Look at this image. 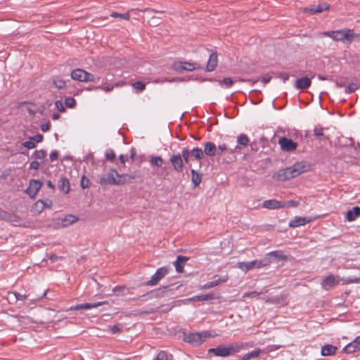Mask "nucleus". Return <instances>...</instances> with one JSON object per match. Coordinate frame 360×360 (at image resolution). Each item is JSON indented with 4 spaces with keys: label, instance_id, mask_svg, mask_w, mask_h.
I'll return each instance as SVG.
<instances>
[{
    "label": "nucleus",
    "instance_id": "nucleus-1",
    "mask_svg": "<svg viewBox=\"0 0 360 360\" xmlns=\"http://www.w3.org/2000/svg\"><path fill=\"white\" fill-rule=\"evenodd\" d=\"M321 36L328 37L335 41L350 44L353 41H360V34L354 32V30L345 28L335 31H327L321 33Z\"/></svg>",
    "mask_w": 360,
    "mask_h": 360
},
{
    "label": "nucleus",
    "instance_id": "nucleus-2",
    "mask_svg": "<svg viewBox=\"0 0 360 360\" xmlns=\"http://www.w3.org/2000/svg\"><path fill=\"white\" fill-rule=\"evenodd\" d=\"M307 171V167L302 162H297L292 166L278 170L273 175V178L281 181H285L299 176Z\"/></svg>",
    "mask_w": 360,
    "mask_h": 360
},
{
    "label": "nucleus",
    "instance_id": "nucleus-3",
    "mask_svg": "<svg viewBox=\"0 0 360 360\" xmlns=\"http://www.w3.org/2000/svg\"><path fill=\"white\" fill-rule=\"evenodd\" d=\"M131 175L124 174H120L116 169H110L109 172L105 176L101 178L99 183L102 186L106 185H117L122 186L125 184L130 182L131 179H134Z\"/></svg>",
    "mask_w": 360,
    "mask_h": 360
},
{
    "label": "nucleus",
    "instance_id": "nucleus-4",
    "mask_svg": "<svg viewBox=\"0 0 360 360\" xmlns=\"http://www.w3.org/2000/svg\"><path fill=\"white\" fill-rule=\"evenodd\" d=\"M243 349L242 345H229L228 346L219 345L216 348H211L208 350L209 353H213L218 356H228L233 355Z\"/></svg>",
    "mask_w": 360,
    "mask_h": 360
},
{
    "label": "nucleus",
    "instance_id": "nucleus-5",
    "mask_svg": "<svg viewBox=\"0 0 360 360\" xmlns=\"http://www.w3.org/2000/svg\"><path fill=\"white\" fill-rule=\"evenodd\" d=\"M271 263V260L268 258H264L262 259H255L248 262H240L236 264V266L244 272H248L254 269L264 267L269 265Z\"/></svg>",
    "mask_w": 360,
    "mask_h": 360
},
{
    "label": "nucleus",
    "instance_id": "nucleus-6",
    "mask_svg": "<svg viewBox=\"0 0 360 360\" xmlns=\"http://www.w3.org/2000/svg\"><path fill=\"white\" fill-rule=\"evenodd\" d=\"M211 337V334L208 331H202L200 333H190L186 335L184 340L186 342L198 346L203 343L207 338Z\"/></svg>",
    "mask_w": 360,
    "mask_h": 360
},
{
    "label": "nucleus",
    "instance_id": "nucleus-7",
    "mask_svg": "<svg viewBox=\"0 0 360 360\" xmlns=\"http://www.w3.org/2000/svg\"><path fill=\"white\" fill-rule=\"evenodd\" d=\"M71 77L72 79L79 82H86L95 81L94 76L92 74L79 68L74 70L72 72Z\"/></svg>",
    "mask_w": 360,
    "mask_h": 360
},
{
    "label": "nucleus",
    "instance_id": "nucleus-8",
    "mask_svg": "<svg viewBox=\"0 0 360 360\" xmlns=\"http://www.w3.org/2000/svg\"><path fill=\"white\" fill-rule=\"evenodd\" d=\"M78 217L73 214H67L63 218H57L54 219L56 229L65 228L78 221Z\"/></svg>",
    "mask_w": 360,
    "mask_h": 360
},
{
    "label": "nucleus",
    "instance_id": "nucleus-9",
    "mask_svg": "<svg viewBox=\"0 0 360 360\" xmlns=\"http://www.w3.org/2000/svg\"><path fill=\"white\" fill-rule=\"evenodd\" d=\"M278 143L281 149L285 152H292L297 149L298 146L296 142L286 137L280 138Z\"/></svg>",
    "mask_w": 360,
    "mask_h": 360
},
{
    "label": "nucleus",
    "instance_id": "nucleus-10",
    "mask_svg": "<svg viewBox=\"0 0 360 360\" xmlns=\"http://www.w3.org/2000/svg\"><path fill=\"white\" fill-rule=\"evenodd\" d=\"M174 68L177 71H193L200 69V65L197 63L179 61L174 63Z\"/></svg>",
    "mask_w": 360,
    "mask_h": 360
},
{
    "label": "nucleus",
    "instance_id": "nucleus-11",
    "mask_svg": "<svg viewBox=\"0 0 360 360\" xmlns=\"http://www.w3.org/2000/svg\"><path fill=\"white\" fill-rule=\"evenodd\" d=\"M168 274V269L166 267H160L152 276L150 279L146 283L147 285H155L158 283Z\"/></svg>",
    "mask_w": 360,
    "mask_h": 360
},
{
    "label": "nucleus",
    "instance_id": "nucleus-12",
    "mask_svg": "<svg viewBox=\"0 0 360 360\" xmlns=\"http://www.w3.org/2000/svg\"><path fill=\"white\" fill-rule=\"evenodd\" d=\"M42 184L40 181L36 179H32L30 181L29 186L26 189V193L31 198H34L40 188H41Z\"/></svg>",
    "mask_w": 360,
    "mask_h": 360
},
{
    "label": "nucleus",
    "instance_id": "nucleus-13",
    "mask_svg": "<svg viewBox=\"0 0 360 360\" xmlns=\"http://www.w3.org/2000/svg\"><path fill=\"white\" fill-rule=\"evenodd\" d=\"M340 279L338 276L334 275H328L322 281V287L325 290H329L331 288L339 285Z\"/></svg>",
    "mask_w": 360,
    "mask_h": 360
},
{
    "label": "nucleus",
    "instance_id": "nucleus-14",
    "mask_svg": "<svg viewBox=\"0 0 360 360\" xmlns=\"http://www.w3.org/2000/svg\"><path fill=\"white\" fill-rule=\"evenodd\" d=\"M170 162L176 172H181L183 171L184 162L180 154L172 155L170 158Z\"/></svg>",
    "mask_w": 360,
    "mask_h": 360
},
{
    "label": "nucleus",
    "instance_id": "nucleus-15",
    "mask_svg": "<svg viewBox=\"0 0 360 360\" xmlns=\"http://www.w3.org/2000/svg\"><path fill=\"white\" fill-rule=\"evenodd\" d=\"M285 205L283 202L278 201L275 199L264 200L262 203V207L269 210H276L280 208H284Z\"/></svg>",
    "mask_w": 360,
    "mask_h": 360
},
{
    "label": "nucleus",
    "instance_id": "nucleus-16",
    "mask_svg": "<svg viewBox=\"0 0 360 360\" xmlns=\"http://www.w3.org/2000/svg\"><path fill=\"white\" fill-rule=\"evenodd\" d=\"M344 350L347 354H352L360 350V335L355 338L352 342L349 343Z\"/></svg>",
    "mask_w": 360,
    "mask_h": 360
},
{
    "label": "nucleus",
    "instance_id": "nucleus-17",
    "mask_svg": "<svg viewBox=\"0 0 360 360\" xmlns=\"http://www.w3.org/2000/svg\"><path fill=\"white\" fill-rule=\"evenodd\" d=\"M106 304V302H98L93 304H77L75 306H72L70 308V310H80V309H90L92 308H96L98 307H100L101 305H103Z\"/></svg>",
    "mask_w": 360,
    "mask_h": 360
},
{
    "label": "nucleus",
    "instance_id": "nucleus-18",
    "mask_svg": "<svg viewBox=\"0 0 360 360\" xmlns=\"http://www.w3.org/2000/svg\"><path fill=\"white\" fill-rule=\"evenodd\" d=\"M311 221L310 219H308L306 217H295L292 219H291L289 222V226L295 228L300 226L305 225Z\"/></svg>",
    "mask_w": 360,
    "mask_h": 360
},
{
    "label": "nucleus",
    "instance_id": "nucleus-19",
    "mask_svg": "<svg viewBox=\"0 0 360 360\" xmlns=\"http://www.w3.org/2000/svg\"><path fill=\"white\" fill-rule=\"evenodd\" d=\"M271 257H273L278 261H285L287 259V256L282 250H275L270 252L267 253L264 258H268L271 260Z\"/></svg>",
    "mask_w": 360,
    "mask_h": 360
},
{
    "label": "nucleus",
    "instance_id": "nucleus-20",
    "mask_svg": "<svg viewBox=\"0 0 360 360\" xmlns=\"http://www.w3.org/2000/svg\"><path fill=\"white\" fill-rule=\"evenodd\" d=\"M150 11V9L149 8H146V9H143V10H139L137 8H132L131 9L130 11H129L128 12L125 13H117V12H112L110 14V16L112 17V18H122V19H124L126 20H129L130 19V12H133V11H141V12H146V11Z\"/></svg>",
    "mask_w": 360,
    "mask_h": 360
},
{
    "label": "nucleus",
    "instance_id": "nucleus-21",
    "mask_svg": "<svg viewBox=\"0 0 360 360\" xmlns=\"http://www.w3.org/2000/svg\"><path fill=\"white\" fill-rule=\"evenodd\" d=\"M217 150L216 145L212 142H207L204 145V153L209 157L214 156Z\"/></svg>",
    "mask_w": 360,
    "mask_h": 360
},
{
    "label": "nucleus",
    "instance_id": "nucleus-22",
    "mask_svg": "<svg viewBox=\"0 0 360 360\" xmlns=\"http://www.w3.org/2000/svg\"><path fill=\"white\" fill-rule=\"evenodd\" d=\"M311 83V79L307 77H304L296 81L295 87L298 89H305L310 86Z\"/></svg>",
    "mask_w": 360,
    "mask_h": 360
},
{
    "label": "nucleus",
    "instance_id": "nucleus-23",
    "mask_svg": "<svg viewBox=\"0 0 360 360\" xmlns=\"http://www.w3.org/2000/svg\"><path fill=\"white\" fill-rule=\"evenodd\" d=\"M217 55L215 52L212 53L210 55L209 60L207 63L206 69L207 71H212L215 69L217 65Z\"/></svg>",
    "mask_w": 360,
    "mask_h": 360
},
{
    "label": "nucleus",
    "instance_id": "nucleus-24",
    "mask_svg": "<svg viewBox=\"0 0 360 360\" xmlns=\"http://www.w3.org/2000/svg\"><path fill=\"white\" fill-rule=\"evenodd\" d=\"M360 216V207H354L352 210H348L346 214V219L348 221H353Z\"/></svg>",
    "mask_w": 360,
    "mask_h": 360
},
{
    "label": "nucleus",
    "instance_id": "nucleus-25",
    "mask_svg": "<svg viewBox=\"0 0 360 360\" xmlns=\"http://www.w3.org/2000/svg\"><path fill=\"white\" fill-rule=\"evenodd\" d=\"M187 257L183 256H178L176 260L174 262L176 271L181 273L184 271V264L187 261Z\"/></svg>",
    "mask_w": 360,
    "mask_h": 360
},
{
    "label": "nucleus",
    "instance_id": "nucleus-26",
    "mask_svg": "<svg viewBox=\"0 0 360 360\" xmlns=\"http://www.w3.org/2000/svg\"><path fill=\"white\" fill-rule=\"evenodd\" d=\"M227 280H228L227 276H225V277L219 278L216 281H213L212 282L207 283L205 284L204 285L200 286V289L205 290V289L212 288H214L222 283L226 282Z\"/></svg>",
    "mask_w": 360,
    "mask_h": 360
},
{
    "label": "nucleus",
    "instance_id": "nucleus-27",
    "mask_svg": "<svg viewBox=\"0 0 360 360\" xmlns=\"http://www.w3.org/2000/svg\"><path fill=\"white\" fill-rule=\"evenodd\" d=\"M337 347L331 345H326L321 348L322 356H331L335 354Z\"/></svg>",
    "mask_w": 360,
    "mask_h": 360
},
{
    "label": "nucleus",
    "instance_id": "nucleus-28",
    "mask_svg": "<svg viewBox=\"0 0 360 360\" xmlns=\"http://www.w3.org/2000/svg\"><path fill=\"white\" fill-rule=\"evenodd\" d=\"M46 206H49L47 203L42 200L37 201L33 206L32 210L34 212L39 214L41 213Z\"/></svg>",
    "mask_w": 360,
    "mask_h": 360
},
{
    "label": "nucleus",
    "instance_id": "nucleus-29",
    "mask_svg": "<svg viewBox=\"0 0 360 360\" xmlns=\"http://www.w3.org/2000/svg\"><path fill=\"white\" fill-rule=\"evenodd\" d=\"M18 107L24 108L30 115H33L36 113L34 109V105L32 103L22 102L19 103Z\"/></svg>",
    "mask_w": 360,
    "mask_h": 360
},
{
    "label": "nucleus",
    "instance_id": "nucleus-30",
    "mask_svg": "<svg viewBox=\"0 0 360 360\" xmlns=\"http://www.w3.org/2000/svg\"><path fill=\"white\" fill-rule=\"evenodd\" d=\"M215 299L214 295L206 294L202 295L194 296L188 299L189 301H207Z\"/></svg>",
    "mask_w": 360,
    "mask_h": 360
},
{
    "label": "nucleus",
    "instance_id": "nucleus-31",
    "mask_svg": "<svg viewBox=\"0 0 360 360\" xmlns=\"http://www.w3.org/2000/svg\"><path fill=\"white\" fill-rule=\"evenodd\" d=\"M192 183L195 187L200 185L202 181V175L196 172L194 169H191Z\"/></svg>",
    "mask_w": 360,
    "mask_h": 360
},
{
    "label": "nucleus",
    "instance_id": "nucleus-32",
    "mask_svg": "<svg viewBox=\"0 0 360 360\" xmlns=\"http://www.w3.org/2000/svg\"><path fill=\"white\" fill-rule=\"evenodd\" d=\"M262 351L259 349H255L243 355V360H249L250 359H255L259 356Z\"/></svg>",
    "mask_w": 360,
    "mask_h": 360
},
{
    "label": "nucleus",
    "instance_id": "nucleus-33",
    "mask_svg": "<svg viewBox=\"0 0 360 360\" xmlns=\"http://www.w3.org/2000/svg\"><path fill=\"white\" fill-rule=\"evenodd\" d=\"M191 155H193L197 160H202L204 158V153L201 148H194L191 151Z\"/></svg>",
    "mask_w": 360,
    "mask_h": 360
},
{
    "label": "nucleus",
    "instance_id": "nucleus-34",
    "mask_svg": "<svg viewBox=\"0 0 360 360\" xmlns=\"http://www.w3.org/2000/svg\"><path fill=\"white\" fill-rule=\"evenodd\" d=\"M163 162L164 161L160 156H151L150 157V162L153 166L160 167H162Z\"/></svg>",
    "mask_w": 360,
    "mask_h": 360
},
{
    "label": "nucleus",
    "instance_id": "nucleus-35",
    "mask_svg": "<svg viewBox=\"0 0 360 360\" xmlns=\"http://www.w3.org/2000/svg\"><path fill=\"white\" fill-rule=\"evenodd\" d=\"M237 141L239 144L245 146L249 143V139L247 135L242 134L238 136Z\"/></svg>",
    "mask_w": 360,
    "mask_h": 360
},
{
    "label": "nucleus",
    "instance_id": "nucleus-36",
    "mask_svg": "<svg viewBox=\"0 0 360 360\" xmlns=\"http://www.w3.org/2000/svg\"><path fill=\"white\" fill-rule=\"evenodd\" d=\"M53 82L55 86L58 89H64L66 86L65 80L60 78L55 79Z\"/></svg>",
    "mask_w": 360,
    "mask_h": 360
},
{
    "label": "nucleus",
    "instance_id": "nucleus-37",
    "mask_svg": "<svg viewBox=\"0 0 360 360\" xmlns=\"http://www.w3.org/2000/svg\"><path fill=\"white\" fill-rule=\"evenodd\" d=\"M169 357H172V356H169L165 351H161L157 354L155 360H171Z\"/></svg>",
    "mask_w": 360,
    "mask_h": 360
},
{
    "label": "nucleus",
    "instance_id": "nucleus-38",
    "mask_svg": "<svg viewBox=\"0 0 360 360\" xmlns=\"http://www.w3.org/2000/svg\"><path fill=\"white\" fill-rule=\"evenodd\" d=\"M33 156L36 159L41 160V159H44L46 156V150H42V149L38 150L34 153Z\"/></svg>",
    "mask_w": 360,
    "mask_h": 360
},
{
    "label": "nucleus",
    "instance_id": "nucleus-39",
    "mask_svg": "<svg viewBox=\"0 0 360 360\" xmlns=\"http://www.w3.org/2000/svg\"><path fill=\"white\" fill-rule=\"evenodd\" d=\"M132 86L137 91H143L145 89L146 84L143 82H134L132 84Z\"/></svg>",
    "mask_w": 360,
    "mask_h": 360
},
{
    "label": "nucleus",
    "instance_id": "nucleus-40",
    "mask_svg": "<svg viewBox=\"0 0 360 360\" xmlns=\"http://www.w3.org/2000/svg\"><path fill=\"white\" fill-rule=\"evenodd\" d=\"M315 8V12L316 13H321L324 11H327L329 9V5L326 3H324L323 4H319L318 6H314Z\"/></svg>",
    "mask_w": 360,
    "mask_h": 360
},
{
    "label": "nucleus",
    "instance_id": "nucleus-41",
    "mask_svg": "<svg viewBox=\"0 0 360 360\" xmlns=\"http://www.w3.org/2000/svg\"><path fill=\"white\" fill-rule=\"evenodd\" d=\"M221 85H224L225 87L229 88L232 86L234 82L229 77H226L219 82Z\"/></svg>",
    "mask_w": 360,
    "mask_h": 360
},
{
    "label": "nucleus",
    "instance_id": "nucleus-42",
    "mask_svg": "<svg viewBox=\"0 0 360 360\" xmlns=\"http://www.w3.org/2000/svg\"><path fill=\"white\" fill-rule=\"evenodd\" d=\"M65 103L68 108H74L76 105V101L72 97H68L65 100Z\"/></svg>",
    "mask_w": 360,
    "mask_h": 360
},
{
    "label": "nucleus",
    "instance_id": "nucleus-43",
    "mask_svg": "<svg viewBox=\"0 0 360 360\" xmlns=\"http://www.w3.org/2000/svg\"><path fill=\"white\" fill-rule=\"evenodd\" d=\"M191 151L188 149H184L182 150V155H181L183 158V162L184 161L186 163H188Z\"/></svg>",
    "mask_w": 360,
    "mask_h": 360
},
{
    "label": "nucleus",
    "instance_id": "nucleus-44",
    "mask_svg": "<svg viewBox=\"0 0 360 360\" xmlns=\"http://www.w3.org/2000/svg\"><path fill=\"white\" fill-rule=\"evenodd\" d=\"M80 185L82 188H87L90 186V181L88 178H86L85 176H83L80 181Z\"/></svg>",
    "mask_w": 360,
    "mask_h": 360
},
{
    "label": "nucleus",
    "instance_id": "nucleus-45",
    "mask_svg": "<svg viewBox=\"0 0 360 360\" xmlns=\"http://www.w3.org/2000/svg\"><path fill=\"white\" fill-rule=\"evenodd\" d=\"M314 135L316 136H323V128L321 127H315L314 129Z\"/></svg>",
    "mask_w": 360,
    "mask_h": 360
},
{
    "label": "nucleus",
    "instance_id": "nucleus-46",
    "mask_svg": "<svg viewBox=\"0 0 360 360\" xmlns=\"http://www.w3.org/2000/svg\"><path fill=\"white\" fill-rule=\"evenodd\" d=\"M283 204L285 205L284 207H297L300 205L299 202L295 200L283 202Z\"/></svg>",
    "mask_w": 360,
    "mask_h": 360
},
{
    "label": "nucleus",
    "instance_id": "nucleus-47",
    "mask_svg": "<svg viewBox=\"0 0 360 360\" xmlns=\"http://www.w3.org/2000/svg\"><path fill=\"white\" fill-rule=\"evenodd\" d=\"M105 158L110 161H113L115 158V154L113 150H109L105 153Z\"/></svg>",
    "mask_w": 360,
    "mask_h": 360
},
{
    "label": "nucleus",
    "instance_id": "nucleus-48",
    "mask_svg": "<svg viewBox=\"0 0 360 360\" xmlns=\"http://www.w3.org/2000/svg\"><path fill=\"white\" fill-rule=\"evenodd\" d=\"M22 146L27 149H32L35 148V143L31 140L22 143Z\"/></svg>",
    "mask_w": 360,
    "mask_h": 360
},
{
    "label": "nucleus",
    "instance_id": "nucleus-49",
    "mask_svg": "<svg viewBox=\"0 0 360 360\" xmlns=\"http://www.w3.org/2000/svg\"><path fill=\"white\" fill-rule=\"evenodd\" d=\"M55 105H56V108L61 112H65V108L63 105V103L60 101H57L55 103Z\"/></svg>",
    "mask_w": 360,
    "mask_h": 360
},
{
    "label": "nucleus",
    "instance_id": "nucleus-50",
    "mask_svg": "<svg viewBox=\"0 0 360 360\" xmlns=\"http://www.w3.org/2000/svg\"><path fill=\"white\" fill-rule=\"evenodd\" d=\"M44 136L41 134H37L34 136L30 137L34 143H41L43 141Z\"/></svg>",
    "mask_w": 360,
    "mask_h": 360
},
{
    "label": "nucleus",
    "instance_id": "nucleus-51",
    "mask_svg": "<svg viewBox=\"0 0 360 360\" xmlns=\"http://www.w3.org/2000/svg\"><path fill=\"white\" fill-rule=\"evenodd\" d=\"M62 189L67 193L70 191L69 182L66 179L63 180Z\"/></svg>",
    "mask_w": 360,
    "mask_h": 360
},
{
    "label": "nucleus",
    "instance_id": "nucleus-52",
    "mask_svg": "<svg viewBox=\"0 0 360 360\" xmlns=\"http://www.w3.org/2000/svg\"><path fill=\"white\" fill-rule=\"evenodd\" d=\"M51 161H55L58 158V153L56 150L52 151L49 155Z\"/></svg>",
    "mask_w": 360,
    "mask_h": 360
},
{
    "label": "nucleus",
    "instance_id": "nucleus-53",
    "mask_svg": "<svg viewBox=\"0 0 360 360\" xmlns=\"http://www.w3.org/2000/svg\"><path fill=\"white\" fill-rule=\"evenodd\" d=\"M278 77L285 82L289 79V74L287 72H281L278 75Z\"/></svg>",
    "mask_w": 360,
    "mask_h": 360
},
{
    "label": "nucleus",
    "instance_id": "nucleus-54",
    "mask_svg": "<svg viewBox=\"0 0 360 360\" xmlns=\"http://www.w3.org/2000/svg\"><path fill=\"white\" fill-rule=\"evenodd\" d=\"M40 165L37 161H33L30 163V168L33 169H38Z\"/></svg>",
    "mask_w": 360,
    "mask_h": 360
},
{
    "label": "nucleus",
    "instance_id": "nucleus-55",
    "mask_svg": "<svg viewBox=\"0 0 360 360\" xmlns=\"http://www.w3.org/2000/svg\"><path fill=\"white\" fill-rule=\"evenodd\" d=\"M15 296V298L18 300H25L27 299V295H21L20 293H18V292H15L14 293Z\"/></svg>",
    "mask_w": 360,
    "mask_h": 360
},
{
    "label": "nucleus",
    "instance_id": "nucleus-56",
    "mask_svg": "<svg viewBox=\"0 0 360 360\" xmlns=\"http://www.w3.org/2000/svg\"><path fill=\"white\" fill-rule=\"evenodd\" d=\"M109 328L112 334L118 333L120 332V328L117 326H111Z\"/></svg>",
    "mask_w": 360,
    "mask_h": 360
},
{
    "label": "nucleus",
    "instance_id": "nucleus-57",
    "mask_svg": "<svg viewBox=\"0 0 360 360\" xmlns=\"http://www.w3.org/2000/svg\"><path fill=\"white\" fill-rule=\"evenodd\" d=\"M50 127H51L50 123L43 124H41V129L44 132H46V131H49V130Z\"/></svg>",
    "mask_w": 360,
    "mask_h": 360
},
{
    "label": "nucleus",
    "instance_id": "nucleus-58",
    "mask_svg": "<svg viewBox=\"0 0 360 360\" xmlns=\"http://www.w3.org/2000/svg\"><path fill=\"white\" fill-rule=\"evenodd\" d=\"M315 8H314V6H311V7H309V8H304V11L305 12H307V13H309L310 14H315V13H317L316 12H315Z\"/></svg>",
    "mask_w": 360,
    "mask_h": 360
},
{
    "label": "nucleus",
    "instance_id": "nucleus-59",
    "mask_svg": "<svg viewBox=\"0 0 360 360\" xmlns=\"http://www.w3.org/2000/svg\"><path fill=\"white\" fill-rule=\"evenodd\" d=\"M356 90V88L354 86H348L346 87L345 92L347 94L353 93Z\"/></svg>",
    "mask_w": 360,
    "mask_h": 360
},
{
    "label": "nucleus",
    "instance_id": "nucleus-60",
    "mask_svg": "<svg viewBox=\"0 0 360 360\" xmlns=\"http://www.w3.org/2000/svg\"><path fill=\"white\" fill-rule=\"evenodd\" d=\"M100 88L106 92L110 91L113 89V86L106 85H102Z\"/></svg>",
    "mask_w": 360,
    "mask_h": 360
},
{
    "label": "nucleus",
    "instance_id": "nucleus-61",
    "mask_svg": "<svg viewBox=\"0 0 360 360\" xmlns=\"http://www.w3.org/2000/svg\"><path fill=\"white\" fill-rule=\"evenodd\" d=\"M217 148L220 151L221 153H224V151L227 150V149H228L226 144L219 145Z\"/></svg>",
    "mask_w": 360,
    "mask_h": 360
},
{
    "label": "nucleus",
    "instance_id": "nucleus-62",
    "mask_svg": "<svg viewBox=\"0 0 360 360\" xmlns=\"http://www.w3.org/2000/svg\"><path fill=\"white\" fill-rule=\"evenodd\" d=\"M124 289V287H116L113 289V292L115 293L117 292H121Z\"/></svg>",
    "mask_w": 360,
    "mask_h": 360
},
{
    "label": "nucleus",
    "instance_id": "nucleus-63",
    "mask_svg": "<svg viewBox=\"0 0 360 360\" xmlns=\"http://www.w3.org/2000/svg\"><path fill=\"white\" fill-rule=\"evenodd\" d=\"M119 159H120V160L121 163H122V164H124V165L125 164V162H126V158H125V156H124V155H120V157H119Z\"/></svg>",
    "mask_w": 360,
    "mask_h": 360
},
{
    "label": "nucleus",
    "instance_id": "nucleus-64",
    "mask_svg": "<svg viewBox=\"0 0 360 360\" xmlns=\"http://www.w3.org/2000/svg\"><path fill=\"white\" fill-rule=\"evenodd\" d=\"M270 77H262V80L264 82V84H267L270 81Z\"/></svg>",
    "mask_w": 360,
    "mask_h": 360
}]
</instances>
